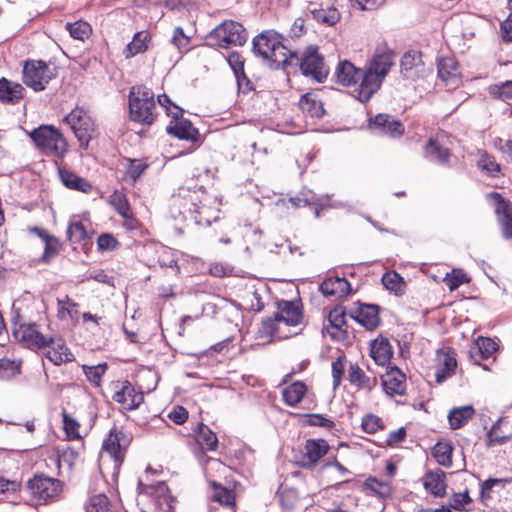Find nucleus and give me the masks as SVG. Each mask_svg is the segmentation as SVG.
<instances>
[{"instance_id":"nucleus-53","label":"nucleus","mask_w":512,"mask_h":512,"mask_svg":"<svg viewBox=\"0 0 512 512\" xmlns=\"http://www.w3.org/2000/svg\"><path fill=\"white\" fill-rule=\"evenodd\" d=\"M510 435H504L500 431V420L496 422L487 433V446L503 445L510 440Z\"/></svg>"},{"instance_id":"nucleus-64","label":"nucleus","mask_w":512,"mask_h":512,"mask_svg":"<svg viewBox=\"0 0 512 512\" xmlns=\"http://www.w3.org/2000/svg\"><path fill=\"white\" fill-rule=\"evenodd\" d=\"M500 32L504 42L512 43V13L500 24Z\"/></svg>"},{"instance_id":"nucleus-41","label":"nucleus","mask_w":512,"mask_h":512,"mask_svg":"<svg viewBox=\"0 0 512 512\" xmlns=\"http://www.w3.org/2000/svg\"><path fill=\"white\" fill-rule=\"evenodd\" d=\"M109 204L116 210V212L123 218H130L131 208L126 194L123 191L115 190L109 196Z\"/></svg>"},{"instance_id":"nucleus-38","label":"nucleus","mask_w":512,"mask_h":512,"mask_svg":"<svg viewBox=\"0 0 512 512\" xmlns=\"http://www.w3.org/2000/svg\"><path fill=\"white\" fill-rule=\"evenodd\" d=\"M49 348H51V350L47 352L46 357L54 365H61L62 363L71 362L74 359L73 354L61 340L55 342L53 338V344H51Z\"/></svg>"},{"instance_id":"nucleus-6","label":"nucleus","mask_w":512,"mask_h":512,"mask_svg":"<svg viewBox=\"0 0 512 512\" xmlns=\"http://www.w3.org/2000/svg\"><path fill=\"white\" fill-rule=\"evenodd\" d=\"M29 136L36 147L47 156L63 159L68 152V142L61 131L52 125H41Z\"/></svg>"},{"instance_id":"nucleus-30","label":"nucleus","mask_w":512,"mask_h":512,"mask_svg":"<svg viewBox=\"0 0 512 512\" xmlns=\"http://www.w3.org/2000/svg\"><path fill=\"white\" fill-rule=\"evenodd\" d=\"M299 107L303 113L312 118H322L325 115V109L322 101L318 95L313 92H308L301 96L299 100Z\"/></svg>"},{"instance_id":"nucleus-17","label":"nucleus","mask_w":512,"mask_h":512,"mask_svg":"<svg viewBox=\"0 0 512 512\" xmlns=\"http://www.w3.org/2000/svg\"><path fill=\"white\" fill-rule=\"evenodd\" d=\"M369 128L372 132L388 137H400L404 134V125L389 114L380 113L369 120Z\"/></svg>"},{"instance_id":"nucleus-14","label":"nucleus","mask_w":512,"mask_h":512,"mask_svg":"<svg viewBox=\"0 0 512 512\" xmlns=\"http://www.w3.org/2000/svg\"><path fill=\"white\" fill-rule=\"evenodd\" d=\"M129 443L128 436L122 430L117 429L111 430L104 440L102 449L113 459L115 468L122 464Z\"/></svg>"},{"instance_id":"nucleus-26","label":"nucleus","mask_w":512,"mask_h":512,"mask_svg":"<svg viewBox=\"0 0 512 512\" xmlns=\"http://www.w3.org/2000/svg\"><path fill=\"white\" fill-rule=\"evenodd\" d=\"M370 356L379 366H387L393 357V347L387 338L381 337L371 343Z\"/></svg>"},{"instance_id":"nucleus-39","label":"nucleus","mask_w":512,"mask_h":512,"mask_svg":"<svg viewBox=\"0 0 512 512\" xmlns=\"http://www.w3.org/2000/svg\"><path fill=\"white\" fill-rule=\"evenodd\" d=\"M474 412L472 406L453 408L448 414L450 427L452 429L461 428L473 416Z\"/></svg>"},{"instance_id":"nucleus-36","label":"nucleus","mask_w":512,"mask_h":512,"mask_svg":"<svg viewBox=\"0 0 512 512\" xmlns=\"http://www.w3.org/2000/svg\"><path fill=\"white\" fill-rule=\"evenodd\" d=\"M348 379L350 383L360 389L371 390L377 383L376 378H370L359 367L358 364H351L348 370Z\"/></svg>"},{"instance_id":"nucleus-11","label":"nucleus","mask_w":512,"mask_h":512,"mask_svg":"<svg viewBox=\"0 0 512 512\" xmlns=\"http://www.w3.org/2000/svg\"><path fill=\"white\" fill-rule=\"evenodd\" d=\"M193 431L196 441L194 454L202 465L207 466L210 463H215L218 466H222L223 464L220 460L206 457L205 455V450L215 451L217 449L219 443L217 435L203 423L197 424V427Z\"/></svg>"},{"instance_id":"nucleus-29","label":"nucleus","mask_w":512,"mask_h":512,"mask_svg":"<svg viewBox=\"0 0 512 512\" xmlns=\"http://www.w3.org/2000/svg\"><path fill=\"white\" fill-rule=\"evenodd\" d=\"M59 177L65 187L71 190L89 193L92 191L91 183L83 177L78 176L65 168H59Z\"/></svg>"},{"instance_id":"nucleus-56","label":"nucleus","mask_w":512,"mask_h":512,"mask_svg":"<svg viewBox=\"0 0 512 512\" xmlns=\"http://www.w3.org/2000/svg\"><path fill=\"white\" fill-rule=\"evenodd\" d=\"M490 94L503 101L512 99V80L491 86Z\"/></svg>"},{"instance_id":"nucleus-12","label":"nucleus","mask_w":512,"mask_h":512,"mask_svg":"<svg viewBox=\"0 0 512 512\" xmlns=\"http://www.w3.org/2000/svg\"><path fill=\"white\" fill-rule=\"evenodd\" d=\"M138 489L140 494L150 496L162 512H175L176 498L171 495L165 482L145 484L139 481Z\"/></svg>"},{"instance_id":"nucleus-60","label":"nucleus","mask_w":512,"mask_h":512,"mask_svg":"<svg viewBox=\"0 0 512 512\" xmlns=\"http://www.w3.org/2000/svg\"><path fill=\"white\" fill-rule=\"evenodd\" d=\"M279 503L284 509L294 508L298 497L294 489H283L278 493Z\"/></svg>"},{"instance_id":"nucleus-24","label":"nucleus","mask_w":512,"mask_h":512,"mask_svg":"<svg viewBox=\"0 0 512 512\" xmlns=\"http://www.w3.org/2000/svg\"><path fill=\"white\" fill-rule=\"evenodd\" d=\"M166 131L168 134L177 137L180 140L190 141L191 143L200 142V133L192 123L185 118L177 121H171L167 126Z\"/></svg>"},{"instance_id":"nucleus-37","label":"nucleus","mask_w":512,"mask_h":512,"mask_svg":"<svg viewBox=\"0 0 512 512\" xmlns=\"http://www.w3.org/2000/svg\"><path fill=\"white\" fill-rule=\"evenodd\" d=\"M307 392V386L301 381H295L283 389L282 396L286 405L294 407L302 401Z\"/></svg>"},{"instance_id":"nucleus-5","label":"nucleus","mask_w":512,"mask_h":512,"mask_svg":"<svg viewBox=\"0 0 512 512\" xmlns=\"http://www.w3.org/2000/svg\"><path fill=\"white\" fill-rule=\"evenodd\" d=\"M154 93L146 86H133L129 91V114L133 122L150 126L156 119Z\"/></svg>"},{"instance_id":"nucleus-28","label":"nucleus","mask_w":512,"mask_h":512,"mask_svg":"<svg viewBox=\"0 0 512 512\" xmlns=\"http://www.w3.org/2000/svg\"><path fill=\"white\" fill-rule=\"evenodd\" d=\"M24 88L21 84L8 80L5 77L0 79V101L7 104H16L23 98Z\"/></svg>"},{"instance_id":"nucleus-61","label":"nucleus","mask_w":512,"mask_h":512,"mask_svg":"<svg viewBox=\"0 0 512 512\" xmlns=\"http://www.w3.org/2000/svg\"><path fill=\"white\" fill-rule=\"evenodd\" d=\"M118 246V240L110 233H103L97 239V247L101 251H112Z\"/></svg>"},{"instance_id":"nucleus-35","label":"nucleus","mask_w":512,"mask_h":512,"mask_svg":"<svg viewBox=\"0 0 512 512\" xmlns=\"http://www.w3.org/2000/svg\"><path fill=\"white\" fill-rule=\"evenodd\" d=\"M125 162L124 180L130 184H135L149 168L144 160L126 158Z\"/></svg>"},{"instance_id":"nucleus-58","label":"nucleus","mask_w":512,"mask_h":512,"mask_svg":"<svg viewBox=\"0 0 512 512\" xmlns=\"http://www.w3.org/2000/svg\"><path fill=\"white\" fill-rule=\"evenodd\" d=\"M63 427L69 439L81 438L79 433V423L66 412L63 413Z\"/></svg>"},{"instance_id":"nucleus-20","label":"nucleus","mask_w":512,"mask_h":512,"mask_svg":"<svg viewBox=\"0 0 512 512\" xmlns=\"http://www.w3.org/2000/svg\"><path fill=\"white\" fill-rule=\"evenodd\" d=\"M356 308L349 313L350 317L367 330H374L380 324L379 306L375 304L355 303Z\"/></svg>"},{"instance_id":"nucleus-45","label":"nucleus","mask_w":512,"mask_h":512,"mask_svg":"<svg viewBox=\"0 0 512 512\" xmlns=\"http://www.w3.org/2000/svg\"><path fill=\"white\" fill-rule=\"evenodd\" d=\"M67 238L71 244H80L89 236L81 221L70 222L67 228Z\"/></svg>"},{"instance_id":"nucleus-52","label":"nucleus","mask_w":512,"mask_h":512,"mask_svg":"<svg viewBox=\"0 0 512 512\" xmlns=\"http://www.w3.org/2000/svg\"><path fill=\"white\" fill-rule=\"evenodd\" d=\"M87 512H112L108 497L105 494L90 497Z\"/></svg>"},{"instance_id":"nucleus-10","label":"nucleus","mask_w":512,"mask_h":512,"mask_svg":"<svg viewBox=\"0 0 512 512\" xmlns=\"http://www.w3.org/2000/svg\"><path fill=\"white\" fill-rule=\"evenodd\" d=\"M61 481L46 476L43 473H37L26 483V489L30 495L37 500L48 502L58 497L61 492Z\"/></svg>"},{"instance_id":"nucleus-33","label":"nucleus","mask_w":512,"mask_h":512,"mask_svg":"<svg viewBox=\"0 0 512 512\" xmlns=\"http://www.w3.org/2000/svg\"><path fill=\"white\" fill-rule=\"evenodd\" d=\"M320 291L326 296H345L351 292V284L346 278H330L320 285Z\"/></svg>"},{"instance_id":"nucleus-51","label":"nucleus","mask_w":512,"mask_h":512,"mask_svg":"<svg viewBox=\"0 0 512 512\" xmlns=\"http://www.w3.org/2000/svg\"><path fill=\"white\" fill-rule=\"evenodd\" d=\"M20 374V363L15 360L3 358L0 360V379L10 380Z\"/></svg>"},{"instance_id":"nucleus-32","label":"nucleus","mask_w":512,"mask_h":512,"mask_svg":"<svg viewBox=\"0 0 512 512\" xmlns=\"http://www.w3.org/2000/svg\"><path fill=\"white\" fill-rule=\"evenodd\" d=\"M437 73L445 83H455L459 77L458 62L453 57H441L437 62Z\"/></svg>"},{"instance_id":"nucleus-23","label":"nucleus","mask_w":512,"mask_h":512,"mask_svg":"<svg viewBox=\"0 0 512 512\" xmlns=\"http://www.w3.org/2000/svg\"><path fill=\"white\" fill-rule=\"evenodd\" d=\"M278 312L276 320L285 323L288 326H297L303 320V313L300 306L288 300H280L277 302Z\"/></svg>"},{"instance_id":"nucleus-7","label":"nucleus","mask_w":512,"mask_h":512,"mask_svg":"<svg viewBox=\"0 0 512 512\" xmlns=\"http://www.w3.org/2000/svg\"><path fill=\"white\" fill-rule=\"evenodd\" d=\"M247 39V31L241 23L225 20L206 35L204 45L226 49L231 45L243 46Z\"/></svg>"},{"instance_id":"nucleus-27","label":"nucleus","mask_w":512,"mask_h":512,"mask_svg":"<svg viewBox=\"0 0 512 512\" xmlns=\"http://www.w3.org/2000/svg\"><path fill=\"white\" fill-rule=\"evenodd\" d=\"M307 11L318 23L327 26H334L340 20V13L335 7L324 9L322 6L310 2L307 6Z\"/></svg>"},{"instance_id":"nucleus-19","label":"nucleus","mask_w":512,"mask_h":512,"mask_svg":"<svg viewBox=\"0 0 512 512\" xmlns=\"http://www.w3.org/2000/svg\"><path fill=\"white\" fill-rule=\"evenodd\" d=\"M490 197L496 201L495 213L504 239H512V203L498 192H491Z\"/></svg>"},{"instance_id":"nucleus-43","label":"nucleus","mask_w":512,"mask_h":512,"mask_svg":"<svg viewBox=\"0 0 512 512\" xmlns=\"http://www.w3.org/2000/svg\"><path fill=\"white\" fill-rule=\"evenodd\" d=\"M452 444L449 442H438L432 450V455L438 464L444 467L452 465Z\"/></svg>"},{"instance_id":"nucleus-16","label":"nucleus","mask_w":512,"mask_h":512,"mask_svg":"<svg viewBox=\"0 0 512 512\" xmlns=\"http://www.w3.org/2000/svg\"><path fill=\"white\" fill-rule=\"evenodd\" d=\"M116 388L112 399L120 404L123 409L134 410L143 403V392L136 391L135 387L129 381L117 383Z\"/></svg>"},{"instance_id":"nucleus-8","label":"nucleus","mask_w":512,"mask_h":512,"mask_svg":"<svg viewBox=\"0 0 512 512\" xmlns=\"http://www.w3.org/2000/svg\"><path fill=\"white\" fill-rule=\"evenodd\" d=\"M63 121L70 126L81 148L87 149L90 141L97 136L94 120L83 107L76 106Z\"/></svg>"},{"instance_id":"nucleus-4","label":"nucleus","mask_w":512,"mask_h":512,"mask_svg":"<svg viewBox=\"0 0 512 512\" xmlns=\"http://www.w3.org/2000/svg\"><path fill=\"white\" fill-rule=\"evenodd\" d=\"M288 67H299L305 77L311 78L318 83H323L329 74L324 57L319 53L318 47L315 45L307 46L301 55L291 51L287 62Z\"/></svg>"},{"instance_id":"nucleus-57","label":"nucleus","mask_w":512,"mask_h":512,"mask_svg":"<svg viewBox=\"0 0 512 512\" xmlns=\"http://www.w3.org/2000/svg\"><path fill=\"white\" fill-rule=\"evenodd\" d=\"M362 429L369 434H373L380 429H384L383 421L374 414H367L363 417L361 423Z\"/></svg>"},{"instance_id":"nucleus-47","label":"nucleus","mask_w":512,"mask_h":512,"mask_svg":"<svg viewBox=\"0 0 512 512\" xmlns=\"http://www.w3.org/2000/svg\"><path fill=\"white\" fill-rule=\"evenodd\" d=\"M58 306V316L61 319H64L67 316L72 320L77 319L79 312L77 307L78 303L74 302L69 296H65L63 299H57Z\"/></svg>"},{"instance_id":"nucleus-18","label":"nucleus","mask_w":512,"mask_h":512,"mask_svg":"<svg viewBox=\"0 0 512 512\" xmlns=\"http://www.w3.org/2000/svg\"><path fill=\"white\" fill-rule=\"evenodd\" d=\"M435 381L438 384L451 378L457 368L456 354L452 348H442L436 353Z\"/></svg>"},{"instance_id":"nucleus-3","label":"nucleus","mask_w":512,"mask_h":512,"mask_svg":"<svg viewBox=\"0 0 512 512\" xmlns=\"http://www.w3.org/2000/svg\"><path fill=\"white\" fill-rule=\"evenodd\" d=\"M284 37L274 30H266L252 40L253 53L261 57L271 69H287L291 54L284 43Z\"/></svg>"},{"instance_id":"nucleus-63","label":"nucleus","mask_w":512,"mask_h":512,"mask_svg":"<svg viewBox=\"0 0 512 512\" xmlns=\"http://www.w3.org/2000/svg\"><path fill=\"white\" fill-rule=\"evenodd\" d=\"M226 59L234 74L244 70L245 60L239 52H229Z\"/></svg>"},{"instance_id":"nucleus-49","label":"nucleus","mask_w":512,"mask_h":512,"mask_svg":"<svg viewBox=\"0 0 512 512\" xmlns=\"http://www.w3.org/2000/svg\"><path fill=\"white\" fill-rule=\"evenodd\" d=\"M66 29L71 37L77 40H84L85 38H88L91 33L90 24L82 20L74 23H67Z\"/></svg>"},{"instance_id":"nucleus-50","label":"nucleus","mask_w":512,"mask_h":512,"mask_svg":"<svg viewBox=\"0 0 512 512\" xmlns=\"http://www.w3.org/2000/svg\"><path fill=\"white\" fill-rule=\"evenodd\" d=\"M82 368L89 382L95 386H100L101 378L105 374L108 366L106 363H101L95 366L83 365Z\"/></svg>"},{"instance_id":"nucleus-42","label":"nucleus","mask_w":512,"mask_h":512,"mask_svg":"<svg viewBox=\"0 0 512 512\" xmlns=\"http://www.w3.org/2000/svg\"><path fill=\"white\" fill-rule=\"evenodd\" d=\"M214 488L211 498L219 504L233 509L235 507L234 491L212 482Z\"/></svg>"},{"instance_id":"nucleus-13","label":"nucleus","mask_w":512,"mask_h":512,"mask_svg":"<svg viewBox=\"0 0 512 512\" xmlns=\"http://www.w3.org/2000/svg\"><path fill=\"white\" fill-rule=\"evenodd\" d=\"M447 135L439 132L429 138L424 146V157L442 166H450V149L446 146Z\"/></svg>"},{"instance_id":"nucleus-59","label":"nucleus","mask_w":512,"mask_h":512,"mask_svg":"<svg viewBox=\"0 0 512 512\" xmlns=\"http://www.w3.org/2000/svg\"><path fill=\"white\" fill-rule=\"evenodd\" d=\"M402 281V277L395 271L386 272L382 276V284L390 291L398 292L401 288Z\"/></svg>"},{"instance_id":"nucleus-34","label":"nucleus","mask_w":512,"mask_h":512,"mask_svg":"<svg viewBox=\"0 0 512 512\" xmlns=\"http://www.w3.org/2000/svg\"><path fill=\"white\" fill-rule=\"evenodd\" d=\"M33 232H35L45 243L44 253L40 260L44 263H48L51 258L58 255L59 241L55 236L50 235L42 228L35 227L33 228Z\"/></svg>"},{"instance_id":"nucleus-44","label":"nucleus","mask_w":512,"mask_h":512,"mask_svg":"<svg viewBox=\"0 0 512 512\" xmlns=\"http://www.w3.org/2000/svg\"><path fill=\"white\" fill-rule=\"evenodd\" d=\"M508 478H488L480 484V498L484 502L491 499L492 490L494 488L504 489L506 484L511 482Z\"/></svg>"},{"instance_id":"nucleus-1","label":"nucleus","mask_w":512,"mask_h":512,"mask_svg":"<svg viewBox=\"0 0 512 512\" xmlns=\"http://www.w3.org/2000/svg\"><path fill=\"white\" fill-rule=\"evenodd\" d=\"M393 57L392 51L377 48L364 69L356 68L348 60L340 61L335 71L337 82L348 87L356 85L360 80L352 95L360 102L366 103L380 89L394 64Z\"/></svg>"},{"instance_id":"nucleus-2","label":"nucleus","mask_w":512,"mask_h":512,"mask_svg":"<svg viewBox=\"0 0 512 512\" xmlns=\"http://www.w3.org/2000/svg\"><path fill=\"white\" fill-rule=\"evenodd\" d=\"M11 326L12 336L25 348L38 351L53 344V337L42 333L40 325L21 306L13 304Z\"/></svg>"},{"instance_id":"nucleus-9","label":"nucleus","mask_w":512,"mask_h":512,"mask_svg":"<svg viewBox=\"0 0 512 512\" xmlns=\"http://www.w3.org/2000/svg\"><path fill=\"white\" fill-rule=\"evenodd\" d=\"M55 77V69H51L43 60H27L24 63L23 83L35 92L45 90L48 83Z\"/></svg>"},{"instance_id":"nucleus-46","label":"nucleus","mask_w":512,"mask_h":512,"mask_svg":"<svg viewBox=\"0 0 512 512\" xmlns=\"http://www.w3.org/2000/svg\"><path fill=\"white\" fill-rule=\"evenodd\" d=\"M477 167L490 176H496V174L501 171L500 165L496 162L495 157L488 154L486 151L480 152Z\"/></svg>"},{"instance_id":"nucleus-54","label":"nucleus","mask_w":512,"mask_h":512,"mask_svg":"<svg viewBox=\"0 0 512 512\" xmlns=\"http://www.w3.org/2000/svg\"><path fill=\"white\" fill-rule=\"evenodd\" d=\"M422 63L421 53L411 51L404 54L401 59V70L406 77H410L408 74L414 67H417Z\"/></svg>"},{"instance_id":"nucleus-31","label":"nucleus","mask_w":512,"mask_h":512,"mask_svg":"<svg viewBox=\"0 0 512 512\" xmlns=\"http://www.w3.org/2000/svg\"><path fill=\"white\" fill-rule=\"evenodd\" d=\"M446 474L441 469L428 471L424 477V487L436 497H442L446 492Z\"/></svg>"},{"instance_id":"nucleus-25","label":"nucleus","mask_w":512,"mask_h":512,"mask_svg":"<svg viewBox=\"0 0 512 512\" xmlns=\"http://www.w3.org/2000/svg\"><path fill=\"white\" fill-rule=\"evenodd\" d=\"M498 350L496 341L489 337H479L475 346L469 351L470 359L474 364L481 365V361L487 360Z\"/></svg>"},{"instance_id":"nucleus-48","label":"nucleus","mask_w":512,"mask_h":512,"mask_svg":"<svg viewBox=\"0 0 512 512\" xmlns=\"http://www.w3.org/2000/svg\"><path fill=\"white\" fill-rule=\"evenodd\" d=\"M470 279L467 274L458 268H454L451 273H447L444 282L450 291L458 289L462 284L469 283Z\"/></svg>"},{"instance_id":"nucleus-62","label":"nucleus","mask_w":512,"mask_h":512,"mask_svg":"<svg viewBox=\"0 0 512 512\" xmlns=\"http://www.w3.org/2000/svg\"><path fill=\"white\" fill-rule=\"evenodd\" d=\"M306 417V423L310 426L323 427L326 429H332L335 426V423L331 419L322 414H307Z\"/></svg>"},{"instance_id":"nucleus-21","label":"nucleus","mask_w":512,"mask_h":512,"mask_svg":"<svg viewBox=\"0 0 512 512\" xmlns=\"http://www.w3.org/2000/svg\"><path fill=\"white\" fill-rule=\"evenodd\" d=\"M330 449L324 439H308L305 442V453L299 461V466L304 469H312L324 457Z\"/></svg>"},{"instance_id":"nucleus-40","label":"nucleus","mask_w":512,"mask_h":512,"mask_svg":"<svg viewBox=\"0 0 512 512\" xmlns=\"http://www.w3.org/2000/svg\"><path fill=\"white\" fill-rule=\"evenodd\" d=\"M149 40L150 35L147 31L137 32L125 49L126 58L145 52L148 48L147 43Z\"/></svg>"},{"instance_id":"nucleus-22","label":"nucleus","mask_w":512,"mask_h":512,"mask_svg":"<svg viewBox=\"0 0 512 512\" xmlns=\"http://www.w3.org/2000/svg\"><path fill=\"white\" fill-rule=\"evenodd\" d=\"M381 381L385 392L390 395H404L406 391V376L397 367H388L386 373L381 376Z\"/></svg>"},{"instance_id":"nucleus-55","label":"nucleus","mask_w":512,"mask_h":512,"mask_svg":"<svg viewBox=\"0 0 512 512\" xmlns=\"http://www.w3.org/2000/svg\"><path fill=\"white\" fill-rule=\"evenodd\" d=\"M329 325L337 330H340L344 325H346V311L342 306L334 307L328 315Z\"/></svg>"},{"instance_id":"nucleus-15","label":"nucleus","mask_w":512,"mask_h":512,"mask_svg":"<svg viewBox=\"0 0 512 512\" xmlns=\"http://www.w3.org/2000/svg\"><path fill=\"white\" fill-rule=\"evenodd\" d=\"M199 192L203 193L201 189L192 190L190 187H180L177 193L171 197L172 207L177 208L179 214L183 215L198 212L201 203Z\"/></svg>"}]
</instances>
